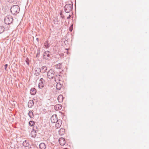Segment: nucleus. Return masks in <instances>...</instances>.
I'll return each instance as SVG.
<instances>
[{
    "mask_svg": "<svg viewBox=\"0 0 149 149\" xmlns=\"http://www.w3.org/2000/svg\"><path fill=\"white\" fill-rule=\"evenodd\" d=\"M58 141L59 144L61 146L64 145L65 143V139L63 138H61L58 139Z\"/></svg>",
    "mask_w": 149,
    "mask_h": 149,
    "instance_id": "9b49d317",
    "label": "nucleus"
},
{
    "mask_svg": "<svg viewBox=\"0 0 149 149\" xmlns=\"http://www.w3.org/2000/svg\"><path fill=\"white\" fill-rule=\"evenodd\" d=\"M47 77L49 79H56V74L53 70L50 69L47 72ZM56 76L57 75H56Z\"/></svg>",
    "mask_w": 149,
    "mask_h": 149,
    "instance_id": "7ed1b4c3",
    "label": "nucleus"
},
{
    "mask_svg": "<svg viewBox=\"0 0 149 149\" xmlns=\"http://www.w3.org/2000/svg\"><path fill=\"white\" fill-rule=\"evenodd\" d=\"M56 123L55 127L57 129L59 128L62 123L61 120L60 119H58L57 121H56Z\"/></svg>",
    "mask_w": 149,
    "mask_h": 149,
    "instance_id": "9d476101",
    "label": "nucleus"
},
{
    "mask_svg": "<svg viewBox=\"0 0 149 149\" xmlns=\"http://www.w3.org/2000/svg\"><path fill=\"white\" fill-rule=\"evenodd\" d=\"M73 29V28H72L70 27L69 28V31L71 32Z\"/></svg>",
    "mask_w": 149,
    "mask_h": 149,
    "instance_id": "7c9ffc66",
    "label": "nucleus"
},
{
    "mask_svg": "<svg viewBox=\"0 0 149 149\" xmlns=\"http://www.w3.org/2000/svg\"><path fill=\"white\" fill-rule=\"evenodd\" d=\"M67 54H68V51L67 52Z\"/></svg>",
    "mask_w": 149,
    "mask_h": 149,
    "instance_id": "58836bf2",
    "label": "nucleus"
},
{
    "mask_svg": "<svg viewBox=\"0 0 149 149\" xmlns=\"http://www.w3.org/2000/svg\"><path fill=\"white\" fill-rule=\"evenodd\" d=\"M41 70L42 71H43V72H46V71L47 70V68L45 66H43L41 67Z\"/></svg>",
    "mask_w": 149,
    "mask_h": 149,
    "instance_id": "4be33fe9",
    "label": "nucleus"
},
{
    "mask_svg": "<svg viewBox=\"0 0 149 149\" xmlns=\"http://www.w3.org/2000/svg\"><path fill=\"white\" fill-rule=\"evenodd\" d=\"M63 10H61V11L60 13V15L61 16L63 15L62 13H63Z\"/></svg>",
    "mask_w": 149,
    "mask_h": 149,
    "instance_id": "c85d7f7f",
    "label": "nucleus"
},
{
    "mask_svg": "<svg viewBox=\"0 0 149 149\" xmlns=\"http://www.w3.org/2000/svg\"><path fill=\"white\" fill-rule=\"evenodd\" d=\"M41 72V69L40 68H36L35 69L34 74L36 76L39 75Z\"/></svg>",
    "mask_w": 149,
    "mask_h": 149,
    "instance_id": "1a4fd4ad",
    "label": "nucleus"
},
{
    "mask_svg": "<svg viewBox=\"0 0 149 149\" xmlns=\"http://www.w3.org/2000/svg\"><path fill=\"white\" fill-rule=\"evenodd\" d=\"M14 0H8V1L10 3H12L14 2Z\"/></svg>",
    "mask_w": 149,
    "mask_h": 149,
    "instance_id": "cd10ccee",
    "label": "nucleus"
},
{
    "mask_svg": "<svg viewBox=\"0 0 149 149\" xmlns=\"http://www.w3.org/2000/svg\"><path fill=\"white\" fill-rule=\"evenodd\" d=\"M66 49L67 50H68V49Z\"/></svg>",
    "mask_w": 149,
    "mask_h": 149,
    "instance_id": "e433bc0d",
    "label": "nucleus"
},
{
    "mask_svg": "<svg viewBox=\"0 0 149 149\" xmlns=\"http://www.w3.org/2000/svg\"><path fill=\"white\" fill-rule=\"evenodd\" d=\"M68 41L67 40L66 41H64V43H65V44H66V43H68Z\"/></svg>",
    "mask_w": 149,
    "mask_h": 149,
    "instance_id": "473e14b6",
    "label": "nucleus"
},
{
    "mask_svg": "<svg viewBox=\"0 0 149 149\" xmlns=\"http://www.w3.org/2000/svg\"><path fill=\"white\" fill-rule=\"evenodd\" d=\"M65 129L63 128H61L58 131L59 134L60 135H63L64 134Z\"/></svg>",
    "mask_w": 149,
    "mask_h": 149,
    "instance_id": "f3484780",
    "label": "nucleus"
},
{
    "mask_svg": "<svg viewBox=\"0 0 149 149\" xmlns=\"http://www.w3.org/2000/svg\"><path fill=\"white\" fill-rule=\"evenodd\" d=\"M22 144L23 146L26 147H28L29 145L28 141L26 140H25L23 142Z\"/></svg>",
    "mask_w": 149,
    "mask_h": 149,
    "instance_id": "6ab92c4d",
    "label": "nucleus"
},
{
    "mask_svg": "<svg viewBox=\"0 0 149 149\" xmlns=\"http://www.w3.org/2000/svg\"><path fill=\"white\" fill-rule=\"evenodd\" d=\"M29 59L28 58H26V60H25V61L28 65H29Z\"/></svg>",
    "mask_w": 149,
    "mask_h": 149,
    "instance_id": "a878e982",
    "label": "nucleus"
},
{
    "mask_svg": "<svg viewBox=\"0 0 149 149\" xmlns=\"http://www.w3.org/2000/svg\"><path fill=\"white\" fill-rule=\"evenodd\" d=\"M39 148L40 149H45L46 145L44 143H41L39 145Z\"/></svg>",
    "mask_w": 149,
    "mask_h": 149,
    "instance_id": "4468645a",
    "label": "nucleus"
},
{
    "mask_svg": "<svg viewBox=\"0 0 149 149\" xmlns=\"http://www.w3.org/2000/svg\"><path fill=\"white\" fill-rule=\"evenodd\" d=\"M5 29L3 26H0V34L3 33Z\"/></svg>",
    "mask_w": 149,
    "mask_h": 149,
    "instance_id": "5701e85b",
    "label": "nucleus"
},
{
    "mask_svg": "<svg viewBox=\"0 0 149 149\" xmlns=\"http://www.w3.org/2000/svg\"><path fill=\"white\" fill-rule=\"evenodd\" d=\"M61 17L62 18V19H63L64 18V16L63 15H61Z\"/></svg>",
    "mask_w": 149,
    "mask_h": 149,
    "instance_id": "2f4dec72",
    "label": "nucleus"
},
{
    "mask_svg": "<svg viewBox=\"0 0 149 149\" xmlns=\"http://www.w3.org/2000/svg\"><path fill=\"white\" fill-rule=\"evenodd\" d=\"M37 129V127L36 126H34L33 127V130L31 132L32 137H35L36 136V131L38 130H36Z\"/></svg>",
    "mask_w": 149,
    "mask_h": 149,
    "instance_id": "6e6552de",
    "label": "nucleus"
},
{
    "mask_svg": "<svg viewBox=\"0 0 149 149\" xmlns=\"http://www.w3.org/2000/svg\"><path fill=\"white\" fill-rule=\"evenodd\" d=\"M36 93V90L35 88H32L30 90V93L31 95H35Z\"/></svg>",
    "mask_w": 149,
    "mask_h": 149,
    "instance_id": "ddd939ff",
    "label": "nucleus"
},
{
    "mask_svg": "<svg viewBox=\"0 0 149 149\" xmlns=\"http://www.w3.org/2000/svg\"><path fill=\"white\" fill-rule=\"evenodd\" d=\"M62 105L60 104H57L54 107V109L56 110H60L62 109Z\"/></svg>",
    "mask_w": 149,
    "mask_h": 149,
    "instance_id": "2eb2a0df",
    "label": "nucleus"
},
{
    "mask_svg": "<svg viewBox=\"0 0 149 149\" xmlns=\"http://www.w3.org/2000/svg\"><path fill=\"white\" fill-rule=\"evenodd\" d=\"M13 21L12 17L10 16H7L4 18V22L5 24H11Z\"/></svg>",
    "mask_w": 149,
    "mask_h": 149,
    "instance_id": "20e7f679",
    "label": "nucleus"
},
{
    "mask_svg": "<svg viewBox=\"0 0 149 149\" xmlns=\"http://www.w3.org/2000/svg\"><path fill=\"white\" fill-rule=\"evenodd\" d=\"M63 96L61 95H60L58 96L57 99L59 102H63Z\"/></svg>",
    "mask_w": 149,
    "mask_h": 149,
    "instance_id": "dca6fc26",
    "label": "nucleus"
},
{
    "mask_svg": "<svg viewBox=\"0 0 149 149\" xmlns=\"http://www.w3.org/2000/svg\"><path fill=\"white\" fill-rule=\"evenodd\" d=\"M51 121L52 123H55L58 120L57 118V115L56 114L53 115L51 118Z\"/></svg>",
    "mask_w": 149,
    "mask_h": 149,
    "instance_id": "423d86ee",
    "label": "nucleus"
},
{
    "mask_svg": "<svg viewBox=\"0 0 149 149\" xmlns=\"http://www.w3.org/2000/svg\"><path fill=\"white\" fill-rule=\"evenodd\" d=\"M20 11V8L18 5L13 6L11 8L10 12L13 15L18 13Z\"/></svg>",
    "mask_w": 149,
    "mask_h": 149,
    "instance_id": "f257e3e1",
    "label": "nucleus"
},
{
    "mask_svg": "<svg viewBox=\"0 0 149 149\" xmlns=\"http://www.w3.org/2000/svg\"><path fill=\"white\" fill-rule=\"evenodd\" d=\"M61 67V63H59L58 64L56 65V68L57 69H60Z\"/></svg>",
    "mask_w": 149,
    "mask_h": 149,
    "instance_id": "b1692460",
    "label": "nucleus"
},
{
    "mask_svg": "<svg viewBox=\"0 0 149 149\" xmlns=\"http://www.w3.org/2000/svg\"><path fill=\"white\" fill-rule=\"evenodd\" d=\"M44 46L46 48H47L50 46V44L49 43L48 41H47L44 43Z\"/></svg>",
    "mask_w": 149,
    "mask_h": 149,
    "instance_id": "aec40b11",
    "label": "nucleus"
},
{
    "mask_svg": "<svg viewBox=\"0 0 149 149\" xmlns=\"http://www.w3.org/2000/svg\"><path fill=\"white\" fill-rule=\"evenodd\" d=\"M45 81L42 78L40 79L39 80V83L38 84V87L40 89H41L44 86V82Z\"/></svg>",
    "mask_w": 149,
    "mask_h": 149,
    "instance_id": "0eeeda50",
    "label": "nucleus"
},
{
    "mask_svg": "<svg viewBox=\"0 0 149 149\" xmlns=\"http://www.w3.org/2000/svg\"><path fill=\"white\" fill-rule=\"evenodd\" d=\"M64 149H68L67 148H64Z\"/></svg>",
    "mask_w": 149,
    "mask_h": 149,
    "instance_id": "4c0bfd02",
    "label": "nucleus"
},
{
    "mask_svg": "<svg viewBox=\"0 0 149 149\" xmlns=\"http://www.w3.org/2000/svg\"><path fill=\"white\" fill-rule=\"evenodd\" d=\"M62 86V85L60 82L57 83L56 86V89L58 90H60L61 89Z\"/></svg>",
    "mask_w": 149,
    "mask_h": 149,
    "instance_id": "a211bd4d",
    "label": "nucleus"
},
{
    "mask_svg": "<svg viewBox=\"0 0 149 149\" xmlns=\"http://www.w3.org/2000/svg\"><path fill=\"white\" fill-rule=\"evenodd\" d=\"M73 25L72 24L71 26H70V28H73Z\"/></svg>",
    "mask_w": 149,
    "mask_h": 149,
    "instance_id": "72a5a7b5",
    "label": "nucleus"
},
{
    "mask_svg": "<svg viewBox=\"0 0 149 149\" xmlns=\"http://www.w3.org/2000/svg\"><path fill=\"white\" fill-rule=\"evenodd\" d=\"M28 115L29 117L31 118L33 117V113L31 111H29Z\"/></svg>",
    "mask_w": 149,
    "mask_h": 149,
    "instance_id": "412c9836",
    "label": "nucleus"
},
{
    "mask_svg": "<svg viewBox=\"0 0 149 149\" xmlns=\"http://www.w3.org/2000/svg\"><path fill=\"white\" fill-rule=\"evenodd\" d=\"M35 124V122L33 120H31L29 122V125L31 127H32Z\"/></svg>",
    "mask_w": 149,
    "mask_h": 149,
    "instance_id": "393cba45",
    "label": "nucleus"
},
{
    "mask_svg": "<svg viewBox=\"0 0 149 149\" xmlns=\"http://www.w3.org/2000/svg\"><path fill=\"white\" fill-rule=\"evenodd\" d=\"M39 54V53H38L37 54H36V57H37V55H38V54Z\"/></svg>",
    "mask_w": 149,
    "mask_h": 149,
    "instance_id": "c9c22d12",
    "label": "nucleus"
},
{
    "mask_svg": "<svg viewBox=\"0 0 149 149\" xmlns=\"http://www.w3.org/2000/svg\"><path fill=\"white\" fill-rule=\"evenodd\" d=\"M71 3L67 4L64 6V10L65 13H69L72 10L73 8V4L72 2Z\"/></svg>",
    "mask_w": 149,
    "mask_h": 149,
    "instance_id": "f03ea898",
    "label": "nucleus"
},
{
    "mask_svg": "<svg viewBox=\"0 0 149 149\" xmlns=\"http://www.w3.org/2000/svg\"><path fill=\"white\" fill-rule=\"evenodd\" d=\"M8 66V64H6L4 65V69L5 70H6L7 68V66Z\"/></svg>",
    "mask_w": 149,
    "mask_h": 149,
    "instance_id": "bb28decb",
    "label": "nucleus"
},
{
    "mask_svg": "<svg viewBox=\"0 0 149 149\" xmlns=\"http://www.w3.org/2000/svg\"><path fill=\"white\" fill-rule=\"evenodd\" d=\"M50 52L49 51H45L44 53L43 58L45 60H48L50 57Z\"/></svg>",
    "mask_w": 149,
    "mask_h": 149,
    "instance_id": "39448f33",
    "label": "nucleus"
},
{
    "mask_svg": "<svg viewBox=\"0 0 149 149\" xmlns=\"http://www.w3.org/2000/svg\"><path fill=\"white\" fill-rule=\"evenodd\" d=\"M36 40L38 41V42L39 41V39L38 38H36Z\"/></svg>",
    "mask_w": 149,
    "mask_h": 149,
    "instance_id": "f704fd0d",
    "label": "nucleus"
},
{
    "mask_svg": "<svg viewBox=\"0 0 149 149\" xmlns=\"http://www.w3.org/2000/svg\"><path fill=\"white\" fill-rule=\"evenodd\" d=\"M71 17V15L70 14H69V16L67 18V19H69Z\"/></svg>",
    "mask_w": 149,
    "mask_h": 149,
    "instance_id": "c756f323",
    "label": "nucleus"
},
{
    "mask_svg": "<svg viewBox=\"0 0 149 149\" xmlns=\"http://www.w3.org/2000/svg\"><path fill=\"white\" fill-rule=\"evenodd\" d=\"M34 104V102L33 100H29L28 103V105L29 108H31Z\"/></svg>",
    "mask_w": 149,
    "mask_h": 149,
    "instance_id": "f8f14e48",
    "label": "nucleus"
}]
</instances>
